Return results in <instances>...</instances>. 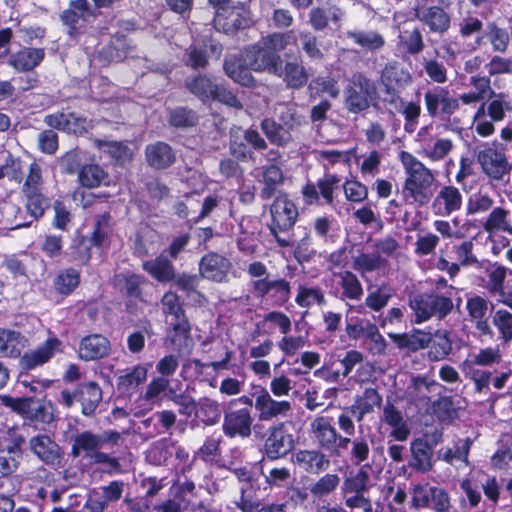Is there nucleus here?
Returning a JSON list of instances; mask_svg holds the SVG:
<instances>
[{
	"label": "nucleus",
	"mask_w": 512,
	"mask_h": 512,
	"mask_svg": "<svg viewBox=\"0 0 512 512\" xmlns=\"http://www.w3.org/2000/svg\"><path fill=\"white\" fill-rule=\"evenodd\" d=\"M369 473L361 467L356 474L347 477L342 486L343 493H363L368 489Z\"/></svg>",
	"instance_id": "obj_62"
},
{
	"label": "nucleus",
	"mask_w": 512,
	"mask_h": 512,
	"mask_svg": "<svg viewBox=\"0 0 512 512\" xmlns=\"http://www.w3.org/2000/svg\"><path fill=\"white\" fill-rule=\"evenodd\" d=\"M483 22L475 16L463 17L458 23V31L464 40H473L468 43L470 50H476L483 43Z\"/></svg>",
	"instance_id": "obj_29"
},
{
	"label": "nucleus",
	"mask_w": 512,
	"mask_h": 512,
	"mask_svg": "<svg viewBox=\"0 0 512 512\" xmlns=\"http://www.w3.org/2000/svg\"><path fill=\"white\" fill-rule=\"evenodd\" d=\"M311 433L318 445L325 450L336 448L338 433L331 420L325 416H317L310 424Z\"/></svg>",
	"instance_id": "obj_23"
},
{
	"label": "nucleus",
	"mask_w": 512,
	"mask_h": 512,
	"mask_svg": "<svg viewBox=\"0 0 512 512\" xmlns=\"http://www.w3.org/2000/svg\"><path fill=\"white\" fill-rule=\"evenodd\" d=\"M119 439L120 433L113 430L104 431L102 434L84 431L75 437L72 445V455L78 457L84 453L85 457L89 458L98 449H101L104 444H116Z\"/></svg>",
	"instance_id": "obj_9"
},
{
	"label": "nucleus",
	"mask_w": 512,
	"mask_h": 512,
	"mask_svg": "<svg viewBox=\"0 0 512 512\" xmlns=\"http://www.w3.org/2000/svg\"><path fill=\"white\" fill-rule=\"evenodd\" d=\"M224 69L226 74L235 82L243 86H252L254 78L251 74L252 69L248 68L243 61V55L237 59L229 57L225 60Z\"/></svg>",
	"instance_id": "obj_36"
},
{
	"label": "nucleus",
	"mask_w": 512,
	"mask_h": 512,
	"mask_svg": "<svg viewBox=\"0 0 512 512\" xmlns=\"http://www.w3.org/2000/svg\"><path fill=\"white\" fill-rule=\"evenodd\" d=\"M91 15L90 5L87 0H73L67 10L61 14V20L70 28H76L79 20H85Z\"/></svg>",
	"instance_id": "obj_44"
},
{
	"label": "nucleus",
	"mask_w": 512,
	"mask_h": 512,
	"mask_svg": "<svg viewBox=\"0 0 512 512\" xmlns=\"http://www.w3.org/2000/svg\"><path fill=\"white\" fill-rule=\"evenodd\" d=\"M283 75V72H282ZM308 80L304 67L297 62H287L284 69V81L291 88H301Z\"/></svg>",
	"instance_id": "obj_59"
},
{
	"label": "nucleus",
	"mask_w": 512,
	"mask_h": 512,
	"mask_svg": "<svg viewBox=\"0 0 512 512\" xmlns=\"http://www.w3.org/2000/svg\"><path fill=\"white\" fill-rule=\"evenodd\" d=\"M77 400L81 403L82 413L90 416L102 400V391L94 382L83 384L77 391Z\"/></svg>",
	"instance_id": "obj_33"
},
{
	"label": "nucleus",
	"mask_w": 512,
	"mask_h": 512,
	"mask_svg": "<svg viewBox=\"0 0 512 512\" xmlns=\"http://www.w3.org/2000/svg\"><path fill=\"white\" fill-rule=\"evenodd\" d=\"M147 375L148 368L146 366L136 365L118 378V386L125 391L136 389L147 379Z\"/></svg>",
	"instance_id": "obj_50"
},
{
	"label": "nucleus",
	"mask_w": 512,
	"mask_h": 512,
	"mask_svg": "<svg viewBox=\"0 0 512 512\" xmlns=\"http://www.w3.org/2000/svg\"><path fill=\"white\" fill-rule=\"evenodd\" d=\"M251 19L245 5L238 1L232 8L222 11L221 14H215L214 27L216 30L225 34L234 33L239 29L250 25Z\"/></svg>",
	"instance_id": "obj_11"
},
{
	"label": "nucleus",
	"mask_w": 512,
	"mask_h": 512,
	"mask_svg": "<svg viewBox=\"0 0 512 512\" xmlns=\"http://www.w3.org/2000/svg\"><path fill=\"white\" fill-rule=\"evenodd\" d=\"M61 351V341L56 337H50L37 348L25 352L20 358V366L25 370L35 369L49 362Z\"/></svg>",
	"instance_id": "obj_14"
},
{
	"label": "nucleus",
	"mask_w": 512,
	"mask_h": 512,
	"mask_svg": "<svg viewBox=\"0 0 512 512\" xmlns=\"http://www.w3.org/2000/svg\"><path fill=\"white\" fill-rule=\"evenodd\" d=\"M261 129L268 140L277 146L284 147L291 140V134L281 124H277L274 120L266 118L261 122Z\"/></svg>",
	"instance_id": "obj_45"
},
{
	"label": "nucleus",
	"mask_w": 512,
	"mask_h": 512,
	"mask_svg": "<svg viewBox=\"0 0 512 512\" xmlns=\"http://www.w3.org/2000/svg\"><path fill=\"white\" fill-rule=\"evenodd\" d=\"M341 288V300L359 301L363 294V286L358 277L351 271L345 270L337 274Z\"/></svg>",
	"instance_id": "obj_34"
},
{
	"label": "nucleus",
	"mask_w": 512,
	"mask_h": 512,
	"mask_svg": "<svg viewBox=\"0 0 512 512\" xmlns=\"http://www.w3.org/2000/svg\"><path fill=\"white\" fill-rule=\"evenodd\" d=\"M383 421L391 428L390 436L397 441H405L410 435V428L401 411L388 404L383 409Z\"/></svg>",
	"instance_id": "obj_28"
},
{
	"label": "nucleus",
	"mask_w": 512,
	"mask_h": 512,
	"mask_svg": "<svg viewBox=\"0 0 512 512\" xmlns=\"http://www.w3.org/2000/svg\"><path fill=\"white\" fill-rule=\"evenodd\" d=\"M399 158L406 174L403 187L405 200L418 206L426 205L433 195L435 176L432 170L409 152L402 151Z\"/></svg>",
	"instance_id": "obj_1"
},
{
	"label": "nucleus",
	"mask_w": 512,
	"mask_h": 512,
	"mask_svg": "<svg viewBox=\"0 0 512 512\" xmlns=\"http://www.w3.org/2000/svg\"><path fill=\"white\" fill-rule=\"evenodd\" d=\"M217 85V83H214L212 79L205 75L188 78L185 82L187 89L203 103L212 101L214 89L216 90Z\"/></svg>",
	"instance_id": "obj_37"
},
{
	"label": "nucleus",
	"mask_w": 512,
	"mask_h": 512,
	"mask_svg": "<svg viewBox=\"0 0 512 512\" xmlns=\"http://www.w3.org/2000/svg\"><path fill=\"white\" fill-rule=\"evenodd\" d=\"M411 460L409 467L417 472L426 473L433 468V450L431 446L421 438L413 440L410 444Z\"/></svg>",
	"instance_id": "obj_25"
},
{
	"label": "nucleus",
	"mask_w": 512,
	"mask_h": 512,
	"mask_svg": "<svg viewBox=\"0 0 512 512\" xmlns=\"http://www.w3.org/2000/svg\"><path fill=\"white\" fill-rule=\"evenodd\" d=\"M115 285L124 291L128 296L138 297L142 278L133 273H120L114 278Z\"/></svg>",
	"instance_id": "obj_64"
},
{
	"label": "nucleus",
	"mask_w": 512,
	"mask_h": 512,
	"mask_svg": "<svg viewBox=\"0 0 512 512\" xmlns=\"http://www.w3.org/2000/svg\"><path fill=\"white\" fill-rule=\"evenodd\" d=\"M27 344V338L20 332L0 329V354L7 357H18Z\"/></svg>",
	"instance_id": "obj_31"
},
{
	"label": "nucleus",
	"mask_w": 512,
	"mask_h": 512,
	"mask_svg": "<svg viewBox=\"0 0 512 512\" xmlns=\"http://www.w3.org/2000/svg\"><path fill=\"white\" fill-rule=\"evenodd\" d=\"M375 95L374 84L362 74H355L346 90V105L350 112L359 113L369 108Z\"/></svg>",
	"instance_id": "obj_8"
},
{
	"label": "nucleus",
	"mask_w": 512,
	"mask_h": 512,
	"mask_svg": "<svg viewBox=\"0 0 512 512\" xmlns=\"http://www.w3.org/2000/svg\"><path fill=\"white\" fill-rule=\"evenodd\" d=\"M296 303L303 308H309L315 304L324 305L326 300L323 291L317 287L300 286L295 298Z\"/></svg>",
	"instance_id": "obj_55"
},
{
	"label": "nucleus",
	"mask_w": 512,
	"mask_h": 512,
	"mask_svg": "<svg viewBox=\"0 0 512 512\" xmlns=\"http://www.w3.org/2000/svg\"><path fill=\"white\" fill-rule=\"evenodd\" d=\"M270 212L272 217L270 229L272 233H275V229L288 231L294 225L298 216L295 204L284 195L276 197L271 205Z\"/></svg>",
	"instance_id": "obj_15"
},
{
	"label": "nucleus",
	"mask_w": 512,
	"mask_h": 512,
	"mask_svg": "<svg viewBox=\"0 0 512 512\" xmlns=\"http://www.w3.org/2000/svg\"><path fill=\"white\" fill-rule=\"evenodd\" d=\"M80 282V274L73 268H67L58 273L55 278V289L61 294L71 293Z\"/></svg>",
	"instance_id": "obj_53"
},
{
	"label": "nucleus",
	"mask_w": 512,
	"mask_h": 512,
	"mask_svg": "<svg viewBox=\"0 0 512 512\" xmlns=\"http://www.w3.org/2000/svg\"><path fill=\"white\" fill-rule=\"evenodd\" d=\"M415 16L434 33L443 34L450 27L449 15L438 6L418 7L415 11Z\"/></svg>",
	"instance_id": "obj_20"
},
{
	"label": "nucleus",
	"mask_w": 512,
	"mask_h": 512,
	"mask_svg": "<svg viewBox=\"0 0 512 512\" xmlns=\"http://www.w3.org/2000/svg\"><path fill=\"white\" fill-rule=\"evenodd\" d=\"M145 153L149 165L157 169L167 168L175 160L171 147L163 142L148 145Z\"/></svg>",
	"instance_id": "obj_32"
},
{
	"label": "nucleus",
	"mask_w": 512,
	"mask_h": 512,
	"mask_svg": "<svg viewBox=\"0 0 512 512\" xmlns=\"http://www.w3.org/2000/svg\"><path fill=\"white\" fill-rule=\"evenodd\" d=\"M196 415L208 426L218 422L221 416L220 404L209 397H201L197 401Z\"/></svg>",
	"instance_id": "obj_42"
},
{
	"label": "nucleus",
	"mask_w": 512,
	"mask_h": 512,
	"mask_svg": "<svg viewBox=\"0 0 512 512\" xmlns=\"http://www.w3.org/2000/svg\"><path fill=\"white\" fill-rule=\"evenodd\" d=\"M2 404L23 415L25 418L50 423L54 419L53 406L50 402L36 401L32 398L0 397Z\"/></svg>",
	"instance_id": "obj_4"
},
{
	"label": "nucleus",
	"mask_w": 512,
	"mask_h": 512,
	"mask_svg": "<svg viewBox=\"0 0 512 512\" xmlns=\"http://www.w3.org/2000/svg\"><path fill=\"white\" fill-rule=\"evenodd\" d=\"M410 80L411 77L409 73L397 63L386 64L381 73V81L385 88H394L395 85H405L409 83Z\"/></svg>",
	"instance_id": "obj_46"
},
{
	"label": "nucleus",
	"mask_w": 512,
	"mask_h": 512,
	"mask_svg": "<svg viewBox=\"0 0 512 512\" xmlns=\"http://www.w3.org/2000/svg\"><path fill=\"white\" fill-rule=\"evenodd\" d=\"M386 264V260L379 254H367L360 252L352 257V268L360 273L362 277L366 273H371L379 270Z\"/></svg>",
	"instance_id": "obj_43"
},
{
	"label": "nucleus",
	"mask_w": 512,
	"mask_h": 512,
	"mask_svg": "<svg viewBox=\"0 0 512 512\" xmlns=\"http://www.w3.org/2000/svg\"><path fill=\"white\" fill-rule=\"evenodd\" d=\"M21 457L20 446L17 443L8 444L0 448V473L8 475L14 472Z\"/></svg>",
	"instance_id": "obj_48"
},
{
	"label": "nucleus",
	"mask_w": 512,
	"mask_h": 512,
	"mask_svg": "<svg viewBox=\"0 0 512 512\" xmlns=\"http://www.w3.org/2000/svg\"><path fill=\"white\" fill-rule=\"evenodd\" d=\"M345 16L344 10L332 4L321 7H315L309 12V23L316 31H322L328 27L329 22L340 27L341 21Z\"/></svg>",
	"instance_id": "obj_21"
},
{
	"label": "nucleus",
	"mask_w": 512,
	"mask_h": 512,
	"mask_svg": "<svg viewBox=\"0 0 512 512\" xmlns=\"http://www.w3.org/2000/svg\"><path fill=\"white\" fill-rule=\"evenodd\" d=\"M172 332L169 335V340L178 349L185 345L186 340L190 336V324L185 315L179 318L172 319L171 322Z\"/></svg>",
	"instance_id": "obj_58"
},
{
	"label": "nucleus",
	"mask_w": 512,
	"mask_h": 512,
	"mask_svg": "<svg viewBox=\"0 0 512 512\" xmlns=\"http://www.w3.org/2000/svg\"><path fill=\"white\" fill-rule=\"evenodd\" d=\"M244 64L255 72H269L282 76V60L278 53L269 51L263 44L247 47L243 52Z\"/></svg>",
	"instance_id": "obj_3"
},
{
	"label": "nucleus",
	"mask_w": 512,
	"mask_h": 512,
	"mask_svg": "<svg viewBox=\"0 0 512 512\" xmlns=\"http://www.w3.org/2000/svg\"><path fill=\"white\" fill-rule=\"evenodd\" d=\"M354 156V150L340 151L336 149H321L316 151V158L324 167L336 164H349Z\"/></svg>",
	"instance_id": "obj_51"
},
{
	"label": "nucleus",
	"mask_w": 512,
	"mask_h": 512,
	"mask_svg": "<svg viewBox=\"0 0 512 512\" xmlns=\"http://www.w3.org/2000/svg\"><path fill=\"white\" fill-rule=\"evenodd\" d=\"M30 450L45 464L56 466L61 462L60 447L49 436L37 435L29 440Z\"/></svg>",
	"instance_id": "obj_19"
},
{
	"label": "nucleus",
	"mask_w": 512,
	"mask_h": 512,
	"mask_svg": "<svg viewBox=\"0 0 512 512\" xmlns=\"http://www.w3.org/2000/svg\"><path fill=\"white\" fill-rule=\"evenodd\" d=\"M309 91L311 97L328 94L332 98H336L340 93V88L337 81L331 77H317L310 82Z\"/></svg>",
	"instance_id": "obj_57"
},
{
	"label": "nucleus",
	"mask_w": 512,
	"mask_h": 512,
	"mask_svg": "<svg viewBox=\"0 0 512 512\" xmlns=\"http://www.w3.org/2000/svg\"><path fill=\"white\" fill-rule=\"evenodd\" d=\"M95 146L104 154L108 155L116 163L124 164L131 158V151L128 147L116 141L95 140Z\"/></svg>",
	"instance_id": "obj_47"
},
{
	"label": "nucleus",
	"mask_w": 512,
	"mask_h": 512,
	"mask_svg": "<svg viewBox=\"0 0 512 512\" xmlns=\"http://www.w3.org/2000/svg\"><path fill=\"white\" fill-rule=\"evenodd\" d=\"M253 417L249 408L232 409L224 412L222 431L229 438H248L251 435Z\"/></svg>",
	"instance_id": "obj_10"
},
{
	"label": "nucleus",
	"mask_w": 512,
	"mask_h": 512,
	"mask_svg": "<svg viewBox=\"0 0 512 512\" xmlns=\"http://www.w3.org/2000/svg\"><path fill=\"white\" fill-rule=\"evenodd\" d=\"M294 448V437L285 430L284 423L269 428L265 440V454L269 459L275 460L287 455Z\"/></svg>",
	"instance_id": "obj_13"
},
{
	"label": "nucleus",
	"mask_w": 512,
	"mask_h": 512,
	"mask_svg": "<svg viewBox=\"0 0 512 512\" xmlns=\"http://www.w3.org/2000/svg\"><path fill=\"white\" fill-rule=\"evenodd\" d=\"M429 126L422 127L417 138L421 144L422 154L432 162L443 160L454 148V143L449 138H433Z\"/></svg>",
	"instance_id": "obj_12"
},
{
	"label": "nucleus",
	"mask_w": 512,
	"mask_h": 512,
	"mask_svg": "<svg viewBox=\"0 0 512 512\" xmlns=\"http://www.w3.org/2000/svg\"><path fill=\"white\" fill-rule=\"evenodd\" d=\"M472 441L469 438L459 439L453 447H443L438 452V457L443 461L455 465L458 468L468 465V454Z\"/></svg>",
	"instance_id": "obj_30"
},
{
	"label": "nucleus",
	"mask_w": 512,
	"mask_h": 512,
	"mask_svg": "<svg viewBox=\"0 0 512 512\" xmlns=\"http://www.w3.org/2000/svg\"><path fill=\"white\" fill-rule=\"evenodd\" d=\"M253 396L254 407L260 421L267 422L275 418L287 417L292 412L290 401L275 399L266 388H260Z\"/></svg>",
	"instance_id": "obj_5"
},
{
	"label": "nucleus",
	"mask_w": 512,
	"mask_h": 512,
	"mask_svg": "<svg viewBox=\"0 0 512 512\" xmlns=\"http://www.w3.org/2000/svg\"><path fill=\"white\" fill-rule=\"evenodd\" d=\"M44 56L45 52L41 48H23L12 54L8 63L18 72H27L38 66Z\"/></svg>",
	"instance_id": "obj_27"
},
{
	"label": "nucleus",
	"mask_w": 512,
	"mask_h": 512,
	"mask_svg": "<svg viewBox=\"0 0 512 512\" xmlns=\"http://www.w3.org/2000/svg\"><path fill=\"white\" fill-rule=\"evenodd\" d=\"M346 35L355 44L369 51L379 50L385 45L384 37L374 30H353L348 31Z\"/></svg>",
	"instance_id": "obj_39"
},
{
	"label": "nucleus",
	"mask_w": 512,
	"mask_h": 512,
	"mask_svg": "<svg viewBox=\"0 0 512 512\" xmlns=\"http://www.w3.org/2000/svg\"><path fill=\"white\" fill-rule=\"evenodd\" d=\"M493 204L494 200L488 193L475 192L467 199L466 214L472 216L486 213L493 207Z\"/></svg>",
	"instance_id": "obj_52"
},
{
	"label": "nucleus",
	"mask_w": 512,
	"mask_h": 512,
	"mask_svg": "<svg viewBox=\"0 0 512 512\" xmlns=\"http://www.w3.org/2000/svg\"><path fill=\"white\" fill-rule=\"evenodd\" d=\"M462 205L463 195L460 190L453 185H444L435 196L432 208L436 215L447 217L459 211Z\"/></svg>",
	"instance_id": "obj_16"
},
{
	"label": "nucleus",
	"mask_w": 512,
	"mask_h": 512,
	"mask_svg": "<svg viewBox=\"0 0 512 512\" xmlns=\"http://www.w3.org/2000/svg\"><path fill=\"white\" fill-rule=\"evenodd\" d=\"M258 327L263 328L267 334H272L278 329L280 333L286 335L291 331L292 322L286 314L272 311L263 317V320L258 323Z\"/></svg>",
	"instance_id": "obj_40"
},
{
	"label": "nucleus",
	"mask_w": 512,
	"mask_h": 512,
	"mask_svg": "<svg viewBox=\"0 0 512 512\" xmlns=\"http://www.w3.org/2000/svg\"><path fill=\"white\" fill-rule=\"evenodd\" d=\"M408 306L412 311L411 321L422 324L433 317L444 319L453 310L450 297L437 292L419 293L409 297Z\"/></svg>",
	"instance_id": "obj_2"
},
{
	"label": "nucleus",
	"mask_w": 512,
	"mask_h": 512,
	"mask_svg": "<svg viewBox=\"0 0 512 512\" xmlns=\"http://www.w3.org/2000/svg\"><path fill=\"white\" fill-rule=\"evenodd\" d=\"M26 198V209L29 215L34 219H40L45 210L50 206L49 199L43 192L23 193Z\"/></svg>",
	"instance_id": "obj_54"
},
{
	"label": "nucleus",
	"mask_w": 512,
	"mask_h": 512,
	"mask_svg": "<svg viewBox=\"0 0 512 512\" xmlns=\"http://www.w3.org/2000/svg\"><path fill=\"white\" fill-rule=\"evenodd\" d=\"M280 124L289 133L305 123V118L300 115L294 106L279 104L275 109Z\"/></svg>",
	"instance_id": "obj_49"
},
{
	"label": "nucleus",
	"mask_w": 512,
	"mask_h": 512,
	"mask_svg": "<svg viewBox=\"0 0 512 512\" xmlns=\"http://www.w3.org/2000/svg\"><path fill=\"white\" fill-rule=\"evenodd\" d=\"M143 269L159 282H169L175 278L173 264L163 256L145 261Z\"/></svg>",
	"instance_id": "obj_38"
},
{
	"label": "nucleus",
	"mask_w": 512,
	"mask_h": 512,
	"mask_svg": "<svg viewBox=\"0 0 512 512\" xmlns=\"http://www.w3.org/2000/svg\"><path fill=\"white\" fill-rule=\"evenodd\" d=\"M111 350L110 341L100 335L93 334L84 337L79 344V356L85 361L97 360L106 357Z\"/></svg>",
	"instance_id": "obj_22"
},
{
	"label": "nucleus",
	"mask_w": 512,
	"mask_h": 512,
	"mask_svg": "<svg viewBox=\"0 0 512 512\" xmlns=\"http://www.w3.org/2000/svg\"><path fill=\"white\" fill-rule=\"evenodd\" d=\"M293 462L311 474H319L330 464L326 455L318 450H299L293 455Z\"/></svg>",
	"instance_id": "obj_26"
},
{
	"label": "nucleus",
	"mask_w": 512,
	"mask_h": 512,
	"mask_svg": "<svg viewBox=\"0 0 512 512\" xmlns=\"http://www.w3.org/2000/svg\"><path fill=\"white\" fill-rule=\"evenodd\" d=\"M477 162L482 172L491 180L501 181L510 173L511 165L508 163L503 147H487L477 153Z\"/></svg>",
	"instance_id": "obj_6"
},
{
	"label": "nucleus",
	"mask_w": 512,
	"mask_h": 512,
	"mask_svg": "<svg viewBox=\"0 0 512 512\" xmlns=\"http://www.w3.org/2000/svg\"><path fill=\"white\" fill-rule=\"evenodd\" d=\"M245 143L251 145L256 150H263L267 147L265 140L261 137V135L253 129H248L245 131L239 130L238 132L232 134L230 149L234 156L237 158H245L246 157V146Z\"/></svg>",
	"instance_id": "obj_24"
},
{
	"label": "nucleus",
	"mask_w": 512,
	"mask_h": 512,
	"mask_svg": "<svg viewBox=\"0 0 512 512\" xmlns=\"http://www.w3.org/2000/svg\"><path fill=\"white\" fill-rule=\"evenodd\" d=\"M436 486L429 483H417L412 487L411 503L415 508H430Z\"/></svg>",
	"instance_id": "obj_60"
},
{
	"label": "nucleus",
	"mask_w": 512,
	"mask_h": 512,
	"mask_svg": "<svg viewBox=\"0 0 512 512\" xmlns=\"http://www.w3.org/2000/svg\"><path fill=\"white\" fill-rule=\"evenodd\" d=\"M488 305V300L478 295L468 298L466 303L469 319L474 324L479 336H493V331L488 321Z\"/></svg>",
	"instance_id": "obj_17"
},
{
	"label": "nucleus",
	"mask_w": 512,
	"mask_h": 512,
	"mask_svg": "<svg viewBox=\"0 0 512 512\" xmlns=\"http://www.w3.org/2000/svg\"><path fill=\"white\" fill-rule=\"evenodd\" d=\"M421 111L422 109L419 101H403V106L399 113L404 116V130L406 132L413 133L416 130Z\"/></svg>",
	"instance_id": "obj_63"
},
{
	"label": "nucleus",
	"mask_w": 512,
	"mask_h": 512,
	"mask_svg": "<svg viewBox=\"0 0 512 512\" xmlns=\"http://www.w3.org/2000/svg\"><path fill=\"white\" fill-rule=\"evenodd\" d=\"M508 215L509 211L502 207L493 208L483 223V229L488 233L501 231L512 234V225Z\"/></svg>",
	"instance_id": "obj_41"
},
{
	"label": "nucleus",
	"mask_w": 512,
	"mask_h": 512,
	"mask_svg": "<svg viewBox=\"0 0 512 512\" xmlns=\"http://www.w3.org/2000/svg\"><path fill=\"white\" fill-rule=\"evenodd\" d=\"M78 180L83 187L96 188L109 184V176L97 164H86L78 169Z\"/></svg>",
	"instance_id": "obj_35"
},
{
	"label": "nucleus",
	"mask_w": 512,
	"mask_h": 512,
	"mask_svg": "<svg viewBox=\"0 0 512 512\" xmlns=\"http://www.w3.org/2000/svg\"><path fill=\"white\" fill-rule=\"evenodd\" d=\"M283 173L276 165H270L263 171L264 188L261 191V197L264 199L271 198L276 191V186L282 183Z\"/></svg>",
	"instance_id": "obj_56"
},
{
	"label": "nucleus",
	"mask_w": 512,
	"mask_h": 512,
	"mask_svg": "<svg viewBox=\"0 0 512 512\" xmlns=\"http://www.w3.org/2000/svg\"><path fill=\"white\" fill-rule=\"evenodd\" d=\"M199 273L202 278L215 282L227 283L234 275L233 264L224 255L210 252L199 261Z\"/></svg>",
	"instance_id": "obj_7"
},
{
	"label": "nucleus",
	"mask_w": 512,
	"mask_h": 512,
	"mask_svg": "<svg viewBox=\"0 0 512 512\" xmlns=\"http://www.w3.org/2000/svg\"><path fill=\"white\" fill-rule=\"evenodd\" d=\"M492 323L505 343L512 341V313L505 309H498L492 316Z\"/></svg>",
	"instance_id": "obj_61"
},
{
	"label": "nucleus",
	"mask_w": 512,
	"mask_h": 512,
	"mask_svg": "<svg viewBox=\"0 0 512 512\" xmlns=\"http://www.w3.org/2000/svg\"><path fill=\"white\" fill-rule=\"evenodd\" d=\"M45 123L55 129L74 134H81L91 126L90 121L86 118L70 112L47 115L45 117Z\"/></svg>",
	"instance_id": "obj_18"
}]
</instances>
